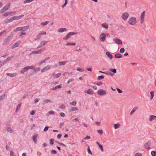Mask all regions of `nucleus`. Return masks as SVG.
<instances>
[{
  "instance_id": "obj_1",
  "label": "nucleus",
  "mask_w": 156,
  "mask_h": 156,
  "mask_svg": "<svg viewBox=\"0 0 156 156\" xmlns=\"http://www.w3.org/2000/svg\"><path fill=\"white\" fill-rule=\"evenodd\" d=\"M34 68L35 67L33 66H26L22 69L21 71V73L23 74L27 72L29 69H34Z\"/></svg>"
},
{
  "instance_id": "obj_2",
  "label": "nucleus",
  "mask_w": 156,
  "mask_h": 156,
  "mask_svg": "<svg viewBox=\"0 0 156 156\" xmlns=\"http://www.w3.org/2000/svg\"><path fill=\"white\" fill-rule=\"evenodd\" d=\"M128 23L131 25H134L136 23V18L134 17H132L130 18L129 20Z\"/></svg>"
},
{
  "instance_id": "obj_3",
  "label": "nucleus",
  "mask_w": 156,
  "mask_h": 156,
  "mask_svg": "<svg viewBox=\"0 0 156 156\" xmlns=\"http://www.w3.org/2000/svg\"><path fill=\"white\" fill-rule=\"evenodd\" d=\"M76 34L77 33L74 32H69L67 34L66 36L63 38V39L65 40H67L71 37V36L74 34Z\"/></svg>"
},
{
  "instance_id": "obj_4",
  "label": "nucleus",
  "mask_w": 156,
  "mask_h": 156,
  "mask_svg": "<svg viewBox=\"0 0 156 156\" xmlns=\"http://www.w3.org/2000/svg\"><path fill=\"white\" fill-rule=\"evenodd\" d=\"M98 94L100 96L105 95L106 94V91L103 89H100L97 91Z\"/></svg>"
},
{
  "instance_id": "obj_5",
  "label": "nucleus",
  "mask_w": 156,
  "mask_h": 156,
  "mask_svg": "<svg viewBox=\"0 0 156 156\" xmlns=\"http://www.w3.org/2000/svg\"><path fill=\"white\" fill-rule=\"evenodd\" d=\"M151 145V142L148 141L145 143L144 145V147L146 149L147 151H149L150 150V146Z\"/></svg>"
},
{
  "instance_id": "obj_6",
  "label": "nucleus",
  "mask_w": 156,
  "mask_h": 156,
  "mask_svg": "<svg viewBox=\"0 0 156 156\" xmlns=\"http://www.w3.org/2000/svg\"><path fill=\"white\" fill-rule=\"evenodd\" d=\"M129 16V14L128 13L125 12L123 13L122 16V18L123 20L126 21L127 20Z\"/></svg>"
},
{
  "instance_id": "obj_7",
  "label": "nucleus",
  "mask_w": 156,
  "mask_h": 156,
  "mask_svg": "<svg viewBox=\"0 0 156 156\" xmlns=\"http://www.w3.org/2000/svg\"><path fill=\"white\" fill-rule=\"evenodd\" d=\"M106 35L104 33L101 34L99 36V39L101 41L103 42L105 41Z\"/></svg>"
},
{
  "instance_id": "obj_8",
  "label": "nucleus",
  "mask_w": 156,
  "mask_h": 156,
  "mask_svg": "<svg viewBox=\"0 0 156 156\" xmlns=\"http://www.w3.org/2000/svg\"><path fill=\"white\" fill-rule=\"evenodd\" d=\"M145 13V11H144L142 12L141 14L140 23L141 24H142L144 22V19Z\"/></svg>"
},
{
  "instance_id": "obj_9",
  "label": "nucleus",
  "mask_w": 156,
  "mask_h": 156,
  "mask_svg": "<svg viewBox=\"0 0 156 156\" xmlns=\"http://www.w3.org/2000/svg\"><path fill=\"white\" fill-rule=\"evenodd\" d=\"M10 5H5L4 7H3L1 10L0 12L1 13H3L4 12L8 9L10 7Z\"/></svg>"
},
{
  "instance_id": "obj_10",
  "label": "nucleus",
  "mask_w": 156,
  "mask_h": 156,
  "mask_svg": "<svg viewBox=\"0 0 156 156\" xmlns=\"http://www.w3.org/2000/svg\"><path fill=\"white\" fill-rule=\"evenodd\" d=\"M84 93L86 94L90 95H92L94 94V91L93 90L91 89L86 90H84Z\"/></svg>"
},
{
  "instance_id": "obj_11",
  "label": "nucleus",
  "mask_w": 156,
  "mask_h": 156,
  "mask_svg": "<svg viewBox=\"0 0 156 156\" xmlns=\"http://www.w3.org/2000/svg\"><path fill=\"white\" fill-rule=\"evenodd\" d=\"M51 68V66H47L44 67L41 70V71L42 72H44L48 69H50Z\"/></svg>"
},
{
  "instance_id": "obj_12",
  "label": "nucleus",
  "mask_w": 156,
  "mask_h": 156,
  "mask_svg": "<svg viewBox=\"0 0 156 156\" xmlns=\"http://www.w3.org/2000/svg\"><path fill=\"white\" fill-rule=\"evenodd\" d=\"M113 41L118 44H122L121 41L119 39L114 38L113 39Z\"/></svg>"
},
{
  "instance_id": "obj_13",
  "label": "nucleus",
  "mask_w": 156,
  "mask_h": 156,
  "mask_svg": "<svg viewBox=\"0 0 156 156\" xmlns=\"http://www.w3.org/2000/svg\"><path fill=\"white\" fill-rule=\"evenodd\" d=\"M12 37L10 35L8 36L6 38L4 41V42L5 43H7L9 42V41H10L11 39H12Z\"/></svg>"
},
{
  "instance_id": "obj_14",
  "label": "nucleus",
  "mask_w": 156,
  "mask_h": 156,
  "mask_svg": "<svg viewBox=\"0 0 156 156\" xmlns=\"http://www.w3.org/2000/svg\"><path fill=\"white\" fill-rule=\"evenodd\" d=\"M24 16V15H21L17 16H14L12 17V19L13 20H18L23 17Z\"/></svg>"
},
{
  "instance_id": "obj_15",
  "label": "nucleus",
  "mask_w": 156,
  "mask_h": 156,
  "mask_svg": "<svg viewBox=\"0 0 156 156\" xmlns=\"http://www.w3.org/2000/svg\"><path fill=\"white\" fill-rule=\"evenodd\" d=\"M156 120V116L151 115L150 116L149 120L150 122H152Z\"/></svg>"
},
{
  "instance_id": "obj_16",
  "label": "nucleus",
  "mask_w": 156,
  "mask_h": 156,
  "mask_svg": "<svg viewBox=\"0 0 156 156\" xmlns=\"http://www.w3.org/2000/svg\"><path fill=\"white\" fill-rule=\"evenodd\" d=\"M43 51V50L42 49H41L39 50H38L37 51H33L30 54H38L41 53L42 51Z\"/></svg>"
},
{
  "instance_id": "obj_17",
  "label": "nucleus",
  "mask_w": 156,
  "mask_h": 156,
  "mask_svg": "<svg viewBox=\"0 0 156 156\" xmlns=\"http://www.w3.org/2000/svg\"><path fill=\"white\" fill-rule=\"evenodd\" d=\"M67 29L66 28H60L58 30V32L59 33L63 32L66 31Z\"/></svg>"
},
{
  "instance_id": "obj_18",
  "label": "nucleus",
  "mask_w": 156,
  "mask_h": 156,
  "mask_svg": "<svg viewBox=\"0 0 156 156\" xmlns=\"http://www.w3.org/2000/svg\"><path fill=\"white\" fill-rule=\"evenodd\" d=\"M138 109V107H134L132 110L131 111L130 113V115H132L133 112H134L135 111H136Z\"/></svg>"
},
{
  "instance_id": "obj_19",
  "label": "nucleus",
  "mask_w": 156,
  "mask_h": 156,
  "mask_svg": "<svg viewBox=\"0 0 156 156\" xmlns=\"http://www.w3.org/2000/svg\"><path fill=\"white\" fill-rule=\"evenodd\" d=\"M61 75V74L60 73H58L57 74H53L52 76L54 78H58Z\"/></svg>"
},
{
  "instance_id": "obj_20",
  "label": "nucleus",
  "mask_w": 156,
  "mask_h": 156,
  "mask_svg": "<svg viewBox=\"0 0 156 156\" xmlns=\"http://www.w3.org/2000/svg\"><path fill=\"white\" fill-rule=\"evenodd\" d=\"M6 75L11 77H14L16 75V73H7Z\"/></svg>"
},
{
  "instance_id": "obj_21",
  "label": "nucleus",
  "mask_w": 156,
  "mask_h": 156,
  "mask_svg": "<svg viewBox=\"0 0 156 156\" xmlns=\"http://www.w3.org/2000/svg\"><path fill=\"white\" fill-rule=\"evenodd\" d=\"M37 135L35 134L33 136V140L35 143H36L37 142Z\"/></svg>"
},
{
  "instance_id": "obj_22",
  "label": "nucleus",
  "mask_w": 156,
  "mask_h": 156,
  "mask_svg": "<svg viewBox=\"0 0 156 156\" xmlns=\"http://www.w3.org/2000/svg\"><path fill=\"white\" fill-rule=\"evenodd\" d=\"M121 125L120 123H117L114 125V127L115 129L119 128L120 126Z\"/></svg>"
},
{
  "instance_id": "obj_23",
  "label": "nucleus",
  "mask_w": 156,
  "mask_h": 156,
  "mask_svg": "<svg viewBox=\"0 0 156 156\" xmlns=\"http://www.w3.org/2000/svg\"><path fill=\"white\" fill-rule=\"evenodd\" d=\"M22 27H19L16 28L15 30H13L14 32H17L18 31H22L23 29Z\"/></svg>"
},
{
  "instance_id": "obj_24",
  "label": "nucleus",
  "mask_w": 156,
  "mask_h": 156,
  "mask_svg": "<svg viewBox=\"0 0 156 156\" xmlns=\"http://www.w3.org/2000/svg\"><path fill=\"white\" fill-rule=\"evenodd\" d=\"M101 27L104 28L105 29H107L108 28V24L106 23H105L101 24Z\"/></svg>"
},
{
  "instance_id": "obj_25",
  "label": "nucleus",
  "mask_w": 156,
  "mask_h": 156,
  "mask_svg": "<svg viewBox=\"0 0 156 156\" xmlns=\"http://www.w3.org/2000/svg\"><path fill=\"white\" fill-rule=\"evenodd\" d=\"M106 55L109 58H113L112 55L109 52H106Z\"/></svg>"
},
{
  "instance_id": "obj_26",
  "label": "nucleus",
  "mask_w": 156,
  "mask_h": 156,
  "mask_svg": "<svg viewBox=\"0 0 156 156\" xmlns=\"http://www.w3.org/2000/svg\"><path fill=\"white\" fill-rule=\"evenodd\" d=\"M115 57L119 58L122 57V55L119 53H117L115 55Z\"/></svg>"
},
{
  "instance_id": "obj_27",
  "label": "nucleus",
  "mask_w": 156,
  "mask_h": 156,
  "mask_svg": "<svg viewBox=\"0 0 156 156\" xmlns=\"http://www.w3.org/2000/svg\"><path fill=\"white\" fill-rule=\"evenodd\" d=\"M22 27L23 28L22 31H27L29 29V27L28 26H27L23 27Z\"/></svg>"
},
{
  "instance_id": "obj_28",
  "label": "nucleus",
  "mask_w": 156,
  "mask_h": 156,
  "mask_svg": "<svg viewBox=\"0 0 156 156\" xmlns=\"http://www.w3.org/2000/svg\"><path fill=\"white\" fill-rule=\"evenodd\" d=\"M78 110V108L76 107H72L70 109V110L71 111H72V112L74 111H76Z\"/></svg>"
},
{
  "instance_id": "obj_29",
  "label": "nucleus",
  "mask_w": 156,
  "mask_h": 156,
  "mask_svg": "<svg viewBox=\"0 0 156 156\" xmlns=\"http://www.w3.org/2000/svg\"><path fill=\"white\" fill-rule=\"evenodd\" d=\"M66 61L59 62L58 63L59 66L64 65L66 64Z\"/></svg>"
},
{
  "instance_id": "obj_30",
  "label": "nucleus",
  "mask_w": 156,
  "mask_h": 156,
  "mask_svg": "<svg viewBox=\"0 0 156 156\" xmlns=\"http://www.w3.org/2000/svg\"><path fill=\"white\" fill-rule=\"evenodd\" d=\"M150 93L151 96L150 97V98L151 99H152L154 95V92L153 91H151L150 92Z\"/></svg>"
},
{
  "instance_id": "obj_31",
  "label": "nucleus",
  "mask_w": 156,
  "mask_h": 156,
  "mask_svg": "<svg viewBox=\"0 0 156 156\" xmlns=\"http://www.w3.org/2000/svg\"><path fill=\"white\" fill-rule=\"evenodd\" d=\"M66 45H74L75 46L76 45V43H75L68 42L66 44Z\"/></svg>"
},
{
  "instance_id": "obj_32",
  "label": "nucleus",
  "mask_w": 156,
  "mask_h": 156,
  "mask_svg": "<svg viewBox=\"0 0 156 156\" xmlns=\"http://www.w3.org/2000/svg\"><path fill=\"white\" fill-rule=\"evenodd\" d=\"M49 23V21H46L44 22H42L41 24L42 26H45L48 24Z\"/></svg>"
},
{
  "instance_id": "obj_33",
  "label": "nucleus",
  "mask_w": 156,
  "mask_h": 156,
  "mask_svg": "<svg viewBox=\"0 0 156 156\" xmlns=\"http://www.w3.org/2000/svg\"><path fill=\"white\" fill-rule=\"evenodd\" d=\"M10 12H5L3 14V16H9V15H10Z\"/></svg>"
},
{
  "instance_id": "obj_34",
  "label": "nucleus",
  "mask_w": 156,
  "mask_h": 156,
  "mask_svg": "<svg viewBox=\"0 0 156 156\" xmlns=\"http://www.w3.org/2000/svg\"><path fill=\"white\" fill-rule=\"evenodd\" d=\"M47 41H44L41 42L40 44L41 46L44 45L46 44V43H47Z\"/></svg>"
},
{
  "instance_id": "obj_35",
  "label": "nucleus",
  "mask_w": 156,
  "mask_h": 156,
  "mask_svg": "<svg viewBox=\"0 0 156 156\" xmlns=\"http://www.w3.org/2000/svg\"><path fill=\"white\" fill-rule=\"evenodd\" d=\"M20 45V44L18 42H16L12 46V47H16Z\"/></svg>"
},
{
  "instance_id": "obj_36",
  "label": "nucleus",
  "mask_w": 156,
  "mask_h": 156,
  "mask_svg": "<svg viewBox=\"0 0 156 156\" xmlns=\"http://www.w3.org/2000/svg\"><path fill=\"white\" fill-rule=\"evenodd\" d=\"M34 0H26L24 2V4H25L26 3H29L31 2H33Z\"/></svg>"
},
{
  "instance_id": "obj_37",
  "label": "nucleus",
  "mask_w": 156,
  "mask_h": 156,
  "mask_svg": "<svg viewBox=\"0 0 156 156\" xmlns=\"http://www.w3.org/2000/svg\"><path fill=\"white\" fill-rule=\"evenodd\" d=\"M51 102V101L49 99H46L44 101L43 104H45Z\"/></svg>"
},
{
  "instance_id": "obj_38",
  "label": "nucleus",
  "mask_w": 156,
  "mask_h": 156,
  "mask_svg": "<svg viewBox=\"0 0 156 156\" xmlns=\"http://www.w3.org/2000/svg\"><path fill=\"white\" fill-rule=\"evenodd\" d=\"M99 149L101 150V151L103 152L104 151V150L102 146L101 145H99L98 146Z\"/></svg>"
},
{
  "instance_id": "obj_39",
  "label": "nucleus",
  "mask_w": 156,
  "mask_h": 156,
  "mask_svg": "<svg viewBox=\"0 0 156 156\" xmlns=\"http://www.w3.org/2000/svg\"><path fill=\"white\" fill-rule=\"evenodd\" d=\"M67 0H65V3L62 6V8H63L64 7L67 5Z\"/></svg>"
},
{
  "instance_id": "obj_40",
  "label": "nucleus",
  "mask_w": 156,
  "mask_h": 156,
  "mask_svg": "<svg viewBox=\"0 0 156 156\" xmlns=\"http://www.w3.org/2000/svg\"><path fill=\"white\" fill-rule=\"evenodd\" d=\"M76 102L75 101H72L70 103V105H73V106H75L76 104Z\"/></svg>"
},
{
  "instance_id": "obj_41",
  "label": "nucleus",
  "mask_w": 156,
  "mask_h": 156,
  "mask_svg": "<svg viewBox=\"0 0 156 156\" xmlns=\"http://www.w3.org/2000/svg\"><path fill=\"white\" fill-rule=\"evenodd\" d=\"M104 78V76H98V77L97 80H100Z\"/></svg>"
},
{
  "instance_id": "obj_42",
  "label": "nucleus",
  "mask_w": 156,
  "mask_h": 156,
  "mask_svg": "<svg viewBox=\"0 0 156 156\" xmlns=\"http://www.w3.org/2000/svg\"><path fill=\"white\" fill-rule=\"evenodd\" d=\"M151 154L153 156H155L156 154V152L154 151H152L151 152Z\"/></svg>"
},
{
  "instance_id": "obj_43",
  "label": "nucleus",
  "mask_w": 156,
  "mask_h": 156,
  "mask_svg": "<svg viewBox=\"0 0 156 156\" xmlns=\"http://www.w3.org/2000/svg\"><path fill=\"white\" fill-rule=\"evenodd\" d=\"M77 71L79 72H83L84 71V70L82 68H77L76 69Z\"/></svg>"
},
{
  "instance_id": "obj_44",
  "label": "nucleus",
  "mask_w": 156,
  "mask_h": 156,
  "mask_svg": "<svg viewBox=\"0 0 156 156\" xmlns=\"http://www.w3.org/2000/svg\"><path fill=\"white\" fill-rule=\"evenodd\" d=\"M110 71L111 72L114 73H116L117 72L116 70V69H110Z\"/></svg>"
},
{
  "instance_id": "obj_45",
  "label": "nucleus",
  "mask_w": 156,
  "mask_h": 156,
  "mask_svg": "<svg viewBox=\"0 0 156 156\" xmlns=\"http://www.w3.org/2000/svg\"><path fill=\"white\" fill-rule=\"evenodd\" d=\"M14 20L12 19L11 17L10 19H8L7 20L6 23H9Z\"/></svg>"
},
{
  "instance_id": "obj_46",
  "label": "nucleus",
  "mask_w": 156,
  "mask_h": 156,
  "mask_svg": "<svg viewBox=\"0 0 156 156\" xmlns=\"http://www.w3.org/2000/svg\"><path fill=\"white\" fill-rule=\"evenodd\" d=\"M97 132L98 133L102 135L103 133V131L101 129H99L97 130Z\"/></svg>"
},
{
  "instance_id": "obj_47",
  "label": "nucleus",
  "mask_w": 156,
  "mask_h": 156,
  "mask_svg": "<svg viewBox=\"0 0 156 156\" xmlns=\"http://www.w3.org/2000/svg\"><path fill=\"white\" fill-rule=\"evenodd\" d=\"M125 50V49L124 48H122L120 50V52L121 53H123L124 52Z\"/></svg>"
},
{
  "instance_id": "obj_48",
  "label": "nucleus",
  "mask_w": 156,
  "mask_h": 156,
  "mask_svg": "<svg viewBox=\"0 0 156 156\" xmlns=\"http://www.w3.org/2000/svg\"><path fill=\"white\" fill-rule=\"evenodd\" d=\"M7 130L8 132H9L10 133H12V129L10 127L8 128L7 129Z\"/></svg>"
},
{
  "instance_id": "obj_49",
  "label": "nucleus",
  "mask_w": 156,
  "mask_h": 156,
  "mask_svg": "<svg viewBox=\"0 0 156 156\" xmlns=\"http://www.w3.org/2000/svg\"><path fill=\"white\" fill-rule=\"evenodd\" d=\"M60 116L62 117H65L66 116L65 115V114L63 112H60Z\"/></svg>"
},
{
  "instance_id": "obj_50",
  "label": "nucleus",
  "mask_w": 156,
  "mask_h": 156,
  "mask_svg": "<svg viewBox=\"0 0 156 156\" xmlns=\"http://www.w3.org/2000/svg\"><path fill=\"white\" fill-rule=\"evenodd\" d=\"M48 113L52 115H54L55 114L54 112L53 111H49Z\"/></svg>"
},
{
  "instance_id": "obj_51",
  "label": "nucleus",
  "mask_w": 156,
  "mask_h": 156,
  "mask_svg": "<svg viewBox=\"0 0 156 156\" xmlns=\"http://www.w3.org/2000/svg\"><path fill=\"white\" fill-rule=\"evenodd\" d=\"M5 97V95H3L0 96V101L3 100Z\"/></svg>"
},
{
  "instance_id": "obj_52",
  "label": "nucleus",
  "mask_w": 156,
  "mask_h": 156,
  "mask_svg": "<svg viewBox=\"0 0 156 156\" xmlns=\"http://www.w3.org/2000/svg\"><path fill=\"white\" fill-rule=\"evenodd\" d=\"M116 90L119 93H122V90L119 88H117Z\"/></svg>"
},
{
  "instance_id": "obj_53",
  "label": "nucleus",
  "mask_w": 156,
  "mask_h": 156,
  "mask_svg": "<svg viewBox=\"0 0 156 156\" xmlns=\"http://www.w3.org/2000/svg\"><path fill=\"white\" fill-rule=\"evenodd\" d=\"M74 80V79L73 78L70 79L67 81V83H69L70 82H72Z\"/></svg>"
},
{
  "instance_id": "obj_54",
  "label": "nucleus",
  "mask_w": 156,
  "mask_h": 156,
  "mask_svg": "<svg viewBox=\"0 0 156 156\" xmlns=\"http://www.w3.org/2000/svg\"><path fill=\"white\" fill-rule=\"evenodd\" d=\"M6 31L5 30H4L2 32H0V37L3 34H5L6 33Z\"/></svg>"
},
{
  "instance_id": "obj_55",
  "label": "nucleus",
  "mask_w": 156,
  "mask_h": 156,
  "mask_svg": "<svg viewBox=\"0 0 156 156\" xmlns=\"http://www.w3.org/2000/svg\"><path fill=\"white\" fill-rule=\"evenodd\" d=\"M54 140L53 139H50V144H53V143H54Z\"/></svg>"
},
{
  "instance_id": "obj_56",
  "label": "nucleus",
  "mask_w": 156,
  "mask_h": 156,
  "mask_svg": "<svg viewBox=\"0 0 156 156\" xmlns=\"http://www.w3.org/2000/svg\"><path fill=\"white\" fill-rule=\"evenodd\" d=\"M87 152L88 153L90 154H92V153L90 151V149L89 147H88L87 148Z\"/></svg>"
},
{
  "instance_id": "obj_57",
  "label": "nucleus",
  "mask_w": 156,
  "mask_h": 156,
  "mask_svg": "<svg viewBox=\"0 0 156 156\" xmlns=\"http://www.w3.org/2000/svg\"><path fill=\"white\" fill-rule=\"evenodd\" d=\"M66 105H63L59 107V108L62 109H64Z\"/></svg>"
},
{
  "instance_id": "obj_58",
  "label": "nucleus",
  "mask_w": 156,
  "mask_h": 156,
  "mask_svg": "<svg viewBox=\"0 0 156 156\" xmlns=\"http://www.w3.org/2000/svg\"><path fill=\"white\" fill-rule=\"evenodd\" d=\"M135 156H142V154L140 153H138L136 154Z\"/></svg>"
},
{
  "instance_id": "obj_59",
  "label": "nucleus",
  "mask_w": 156,
  "mask_h": 156,
  "mask_svg": "<svg viewBox=\"0 0 156 156\" xmlns=\"http://www.w3.org/2000/svg\"><path fill=\"white\" fill-rule=\"evenodd\" d=\"M36 37L37 38L36 40H38L40 39L41 37V36L39 34Z\"/></svg>"
},
{
  "instance_id": "obj_60",
  "label": "nucleus",
  "mask_w": 156,
  "mask_h": 156,
  "mask_svg": "<svg viewBox=\"0 0 156 156\" xmlns=\"http://www.w3.org/2000/svg\"><path fill=\"white\" fill-rule=\"evenodd\" d=\"M90 138V137L89 136H87L85 137L84 138V139L85 140L89 139Z\"/></svg>"
},
{
  "instance_id": "obj_61",
  "label": "nucleus",
  "mask_w": 156,
  "mask_h": 156,
  "mask_svg": "<svg viewBox=\"0 0 156 156\" xmlns=\"http://www.w3.org/2000/svg\"><path fill=\"white\" fill-rule=\"evenodd\" d=\"M46 34V32H44V31L43 32L39 34L41 36V35H44L45 34Z\"/></svg>"
},
{
  "instance_id": "obj_62",
  "label": "nucleus",
  "mask_w": 156,
  "mask_h": 156,
  "mask_svg": "<svg viewBox=\"0 0 156 156\" xmlns=\"http://www.w3.org/2000/svg\"><path fill=\"white\" fill-rule=\"evenodd\" d=\"M8 55L9 54L8 53H5L4 55L2 56V57L4 58H5L7 56H8Z\"/></svg>"
},
{
  "instance_id": "obj_63",
  "label": "nucleus",
  "mask_w": 156,
  "mask_h": 156,
  "mask_svg": "<svg viewBox=\"0 0 156 156\" xmlns=\"http://www.w3.org/2000/svg\"><path fill=\"white\" fill-rule=\"evenodd\" d=\"M48 128L49 127L48 126L45 127L44 128V131H45V132L48 129Z\"/></svg>"
},
{
  "instance_id": "obj_64",
  "label": "nucleus",
  "mask_w": 156,
  "mask_h": 156,
  "mask_svg": "<svg viewBox=\"0 0 156 156\" xmlns=\"http://www.w3.org/2000/svg\"><path fill=\"white\" fill-rule=\"evenodd\" d=\"M62 136V134H58L57 135V137L58 139H60Z\"/></svg>"
}]
</instances>
